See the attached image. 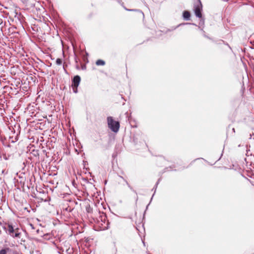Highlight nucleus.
Segmentation results:
<instances>
[{
  "label": "nucleus",
  "instance_id": "obj_5",
  "mask_svg": "<svg viewBox=\"0 0 254 254\" xmlns=\"http://www.w3.org/2000/svg\"><path fill=\"white\" fill-rule=\"evenodd\" d=\"M99 226L100 227L101 229L105 230L107 229L108 228V223L106 221V217L104 216V221L103 220H101V223H100L99 222H98Z\"/></svg>",
  "mask_w": 254,
  "mask_h": 254
},
{
  "label": "nucleus",
  "instance_id": "obj_4",
  "mask_svg": "<svg viewBox=\"0 0 254 254\" xmlns=\"http://www.w3.org/2000/svg\"><path fill=\"white\" fill-rule=\"evenodd\" d=\"M80 82V77L79 75H76L74 77L72 81V87L74 93L77 92V87Z\"/></svg>",
  "mask_w": 254,
  "mask_h": 254
},
{
  "label": "nucleus",
  "instance_id": "obj_9",
  "mask_svg": "<svg viewBox=\"0 0 254 254\" xmlns=\"http://www.w3.org/2000/svg\"><path fill=\"white\" fill-rule=\"evenodd\" d=\"M56 63L57 65H61L62 64V60L58 58L56 60Z\"/></svg>",
  "mask_w": 254,
  "mask_h": 254
},
{
  "label": "nucleus",
  "instance_id": "obj_10",
  "mask_svg": "<svg viewBox=\"0 0 254 254\" xmlns=\"http://www.w3.org/2000/svg\"><path fill=\"white\" fill-rule=\"evenodd\" d=\"M126 9L127 10H128V11H136V10L135 9H127V8H126Z\"/></svg>",
  "mask_w": 254,
  "mask_h": 254
},
{
  "label": "nucleus",
  "instance_id": "obj_11",
  "mask_svg": "<svg viewBox=\"0 0 254 254\" xmlns=\"http://www.w3.org/2000/svg\"><path fill=\"white\" fill-rule=\"evenodd\" d=\"M127 185H128V187H129L131 190H132V188H131V187H130V186L128 184H127Z\"/></svg>",
  "mask_w": 254,
  "mask_h": 254
},
{
  "label": "nucleus",
  "instance_id": "obj_8",
  "mask_svg": "<svg viewBox=\"0 0 254 254\" xmlns=\"http://www.w3.org/2000/svg\"><path fill=\"white\" fill-rule=\"evenodd\" d=\"M9 250V248H7L6 249H2L0 251V254H7V251Z\"/></svg>",
  "mask_w": 254,
  "mask_h": 254
},
{
  "label": "nucleus",
  "instance_id": "obj_3",
  "mask_svg": "<svg viewBox=\"0 0 254 254\" xmlns=\"http://www.w3.org/2000/svg\"><path fill=\"white\" fill-rule=\"evenodd\" d=\"M201 10L202 4L200 0H198L197 3L194 5V11L196 17L198 18H201L202 17Z\"/></svg>",
  "mask_w": 254,
  "mask_h": 254
},
{
  "label": "nucleus",
  "instance_id": "obj_2",
  "mask_svg": "<svg viewBox=\"0 0 254 254\" xmlns=\"http://www.w3.org/2000/svg\"><path fill=\"white\" fill-rule=\"evenodd\" d=\"M108 127L114 132H117L120 128V123L118 121H114L112 117L107 118Z\"/></svg>",
  "mask_w": 254,
  "mask_h": 254
},
{
  "label": "nucleus",
  "instance_id": "obj_7",
  "mask_svg": "<svg viewBox=\"0 0 254 254\" xmlns=\"http://www.w3.org/2000/svg\"><path fill=\"white\" fill-rule=\"evenodd\" d=\"M96 64L97 65H104L105 64V63L104 61L101 60H98L96 61Z\"/></svg>",
  "mask_w": 254,
  "mask_h": 254
},
{
  "label": "nucleus",
  "instance_id": "obj_6",
  "mask_svg": "<svg viewBox=\"0 0 254 254\" xmlns=\"http://www.w3.org/2000/svg\"><path fill=\"white\" fill-rule=\"evenodd\" d=\"M190 13L188 11H185L183 13V17L186 20H189L190 18Z\"/></svg>",
  "mask_w": 254,
  "mask_h": 254
},
{
  "label": "nucleus",
  "instance_id": "obj_1",
  "mask_svg": "<svg viewBox=\"0 0 254 254\" xmlns=\"http://www.w3.org/2000/svg\"><path fill=\"white\" fill-rule=\"evenodd\" d=\"M3 229L7 234L9 235L12 238H20L21 233L18 228H14L11 224H8L7 225L3 226Z\"/></svg>",
  "mask_w": 254,
  "mask_h": 254
}]
</instances>
